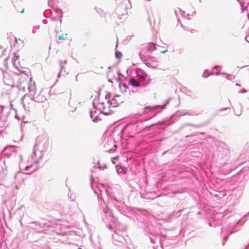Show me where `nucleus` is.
<instances>
[{
	"instance_id": "obj_13",
	"label": "nucleus",
	"mask_w": 249,
	"mask_h": 249,
	"mask_svg": "<svg viewBox=\"0 0 249 249\" xmlns=\"http://www.w3.org/2000/svg\"><path fill=\"white\" fill-rule=\"evenodd\" d=\"M30 80L31 82H32V77L30 78Z\"/></svg>"
},
{
	"instance_id": "obj_2",
	"label": "nucleus",
	"mask_w": 249,
	"mask_h": 249,
	"mask_svg": "<svg viewBox=\"0 0 249 249\" xmlns=\"http://www.w3.org/2000/svg\"><path fill=\"white\" fill-rule=\"evenodd\" d=\"M18 79L19 80V83H23L28 77V73H25L24 71H20L18 74Z\"/></svg>"
},
{
	"instance_id": "obj_5",
	"label": "nucleus",
	"mask_w": 249,
	"mask_h": 249,
	"mask_svg": "<svg viewBox=\"0 0 249 249\" xmlns=\"http://www.w3.org/2000/svg\"><path fill=\"white\" fill-rule=\"evenodd\" d=\"M155 49V44L152 43L148 44L146 46V49L148 52L153 51Z\"/></svg>"
},
{
	"instance_id": "obj_10",
	"label": "nucleus",
	"mask_w": 249,
	"mask_h": 249,
	"mask_svg": "<svg viewBox=\"0 0 249 249\" xmlns=\"http://www.w3.org/2000/svg\"><path fill=\"white\" fill-rule=\"evenodd\" d=\"M118 157H114V158H112V162H113V163L114 164H115V162L113 161V160H117V159H118Z\"/></svg>"
},
{
	"instance_id": "obj_3",
	"label": "nucleus",
	"mask_w": 249,
	"mask_h": 249,
	"mask_svg": "<svg viewBox=\"0 0 249 249\" xmlns=\"http://www.w3.org/2000/svg\"><path fill=\"white\" fill-rule=\"evenodd\" d=\"M129 82L134 87H138L140 86V84L138 83V82L133 78H131L129 80Z\"/></svg>"
},
{
	"instance_id": "obj_15",
	"label": "nucleus",
	"mask_w": 249,
	"mask_h": 249,
	"mask_svg": "<svg viewBox=\"0 0 249 249\" xmlns=\"http://www.w3.org/2000/svg\"><path fill=\"white\" fill-rule=\"evenodd\" d=\"M81 249V248H79V249Z\"/></svg>"
},
{
	"instance_id": "obj_6",
	"label": "nucleus",
	"mask_w": 249,
	"mask_h": 249,
	"mask_svg": "<svg viewBox=\"0 0 249 249\" xmlns=\"http://www.w3.org/2000/svg\"><path fill=\"white\" fill-rule=\"evenodd\" d=\"M19 59V56L17 55L16 54H15V56L13 58V60L14 61V64L15 65L16 63L18 64L19 62L18 61Z\"/></svg>"
},
{
	"instance_id": "obj_8",
	"label": "nucleus",
	"mask_w": 249,
	"mask_h": 249,
	"mask_svg": "<svg viewBox=\"0 0 249 249\" xmlns=\"http://www.w3.org/2000/svg\"><path fill=\"white\" fill-rule=\"evenodd\" d=\"M116 168L117 172L119 173H122L124 171L123 168L120 166L116 165Z\"/></svg>"
},
{
	"instance_id": "obj_1",
	"label": "nucleus",
	"mask_w": 249,
	"mask_h": 249,
	"mask_svg": "<svg viewBox=\"0 0 249 249\" xmlns=\"http://www.w3.org/2000/svg\"><path fill=\"white\" fill-rule=\"evenodd\" d=\"M227 79L228 77L227 76L221 75L216 78L215 80V84L216 86L219 88L225 85Z\"/></svg>"
},
{
	"instance_id": "obj_9",
	"label": "nucleus",
	"mask_w": 249,
	"mask_h": 249,
	"mask_svg": "<svg viewBox=\"0 0 249 249\" xmlns=\"http://www.w3.org/2000/svg\"><path fill=\"white\" fill-rule=\"evenodd\" d=\"M115 56L117 58L119 59V58H121V57L122 56V54L120 52H116L115 53Z\"/></svg>"
},
{
	"instance_id": "obj_7",
	"label": "nucleus",
	"mask_w": 249,
	"mask_h": 249,
	"mask_svg": "<svg viewBox=\"0 0 249 249\" xmlns=\"http://www.w3.org/2000/svg\"><path fill=\"white\" fill-rule=\"evenodd\" d=\"M67 35H68L67 34H62L61 36H59L58 37L59 40H61V41L65 40L67 38Z\"/></svg>"
},
{
	"instance_id": "obj_4",
	"label": "nucleus",
	"mask_w": 249,
	"mask_h": 249,
	"mask_svg": "<svg viewBox=\"0 0 249 249\" xmlns=\"http://www.w3.org/2000/svg\"><path fill=\"white\" fill-rule=\"evenodd\" d=\"M153 20V25L154 26L155 25H159L160 23V17H157L155 18H154L153 20L152 19H150L151 23L152 24V21Z\"/></svg>"
},
{
	"instance_id": "obj_12",
	"label": "nucleus",
	"mask_w": 249,
	"mask_h": 249,
	"mask_svg": "<svg viewBox=\"0 0 249 249\" xmlns=\"http://www.w3.org/2000/svg\"><path fill=\"white\" fill-rule=\"evenodd\" d=\"M33 88H34V89H35V88H36V87H35V83H34H34H33Z\"/></svg>"
},
{
	"instance_id": "obj_14",
	"label": "nucleus",
	"mask_w": 249,
	"mask_h": 249,
	"mask_svg": "<svg viewBox=\"0 0 249 249\" xmlns=\"http://www.w3.org/2000/svg\"><path fill=\"white\" fill-rule=\"evenodd\" d=\"M166 52H167V50H166V51H165L162 52V53H166Z\"/></svg>"
},
{
	"instance_id": "obj_11",
	"label": "nucleus",
	"mask_w": 249,
	"mask_h": 249,
	"mask_svg": "<svg viewBox=\"0 0 249 249\" xmlns=\"http://www.w3.org/2000/svg\"><path fill=\"white\" fill-rule=\"evenodd\" d=\"M24 8H23V9H22V10L21 11L20 13H24Z\"/></svg>"
}]
</instances>
